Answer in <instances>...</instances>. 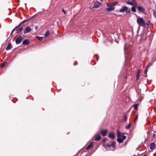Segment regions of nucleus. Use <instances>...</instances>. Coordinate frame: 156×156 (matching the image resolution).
<instances>
[{
	"label": "nucleus",
	"instance_id": "obj_18",
	"mask_svg": "<svg viewBox=\"0 0 156 156\" xmlns=\"http://www.w3.org/2000/svg\"><path fill=\"white\" fill-rule=\"evenodd\" d=\"M101 138V136L100 135H98L97 137L95 138L94 140L95 141H98L100 140Z\"/></svg>",
	"mask_w": 156,
	"mask_h": 156
},
{
	"label": "nucleus",
	"instance_id": "obj_22",
	"mask_svg": "<svg viewBox=\"0 0 156 156\" xmlns=\"http://www.w3.org/2000/svg\"><path fill=\"white\" fill-rule=\"evenodd\" d=\"M108 7H113L112 4V3H106Z\"/></svg>",
	"mask_w": 156,
	"mask_h": 156
},
{
	"label": "nucleus",
	"instance_id": "obj_36",
	"mask_svg": "<svg viewBox=\"0 0 156 156\" xmlns=\"http://www.w3.org/2000/svg\"><path fill=\"white\" fill-rule=\"evenodd\" d=\"M139 77V75L137 74V76H136V79L137 80H138Z\"/></svg>",
	"mask_w": 156,
	"mask_h": 156
},
{
	"label": "nucleus",
	"instance_id": "obj_30",
	"mask_svg": "<svg viewBox=\"0 0 156 156\" xmlns=\"http://www.w3.org/2000/svg\"><path fill=\"white\" fill-rule=\"evenodd\" d=\"M152 63H149L146 67L148 68L149 67H150L152 65Z\"/></svg>",
	"mask_w": 156,
	"mask_h": 156
},
{
	"label": "nucleus",
	"instance_id": "obj_46",
	"mask_svg": "<svg viewBox=\"0 0 156 156\" xmlns=\"http://www.w3.org/2000/svg\"><path fill=\"white\" fill-rule=\"evenodd\" d=\"M103 0H100L101 1H102Z\"/></svg>",
	"mask_w": 156,
	"mask_h": 156
},
{
	"label": "nucleus",
	"instance_id": "obj_13",
	"mask_svg": "<svg viewBox=\"0 0 156 156\" xmlns=\"http://www.w3.org/2000/svg\"><path fill=\"white\" fill-rule=\"evenodd\" d=\"M30 43V42L29 41L27 40V39H26V40H24L23 42L22 43V44L23 45H28Z\"/></svg>",
	"mask_w": 156,
	"mask_h": 156
},
{
	"label": "nucleus",
	"instance_id": "obj_27",
	"mask_svg": "<svg viewBox=\"0 0 156 156\" xmlns=\"http://www.w3.org/2000/svg\"><path fill=\"white\" fill-rule=\"evenodd\" d=\"M127 44L126 43L124 45V49H127Z\"/></svg>",
	"mask_w": 156,
	"mask_h": 156
},
{
	"label": "nucleus",
	"instance_id": "obj_32",
	"mask_svg": "<svg viewBox=\"0 0 156 156\" xmlns=\"http://www.w3.org/2000/svg\"><path fill=\"white\" fill-rule=\"evenodd\" d=\"M138 119V115H136L135 117V120H134V122H135Z\"/></svg>",
	"mask_w": 156,
	"mask_h": 156
},
{
	"label": "nucleus",
	"instance_id": "obj_35",
	"mask_svg": "<svg viewBox=\"0 0 156 156\" xmlns=\"http://www.w3.org/2000/svg\"><path fill=\"white\" fill-rule=\"evenodd\" d=\"M27 21V20H25L23 21L21 23H20V25Z\"/></svg>",
	"mask_w": 156,
	"mask_h": 156
},
{
	"label": "nucleus",
	"instance_id": "obj_37",
	"mask_svg": "<svg viewBox=\"0 0 156 156\" xmlns=\"http://www.w3.org/2000/svg\"><path fill=\"white\" fill-rule=\"evenodd\" d=\"M62 11L65 14L66 13V10H64V9H63Z\"/></svg>",
	"mask_w": 156,
	"mask_h": 156
},
{
	"label": "nucleus",
	"instance_id": "obj_2",
	"mask_svg": "<svg viewBox=\"0 0 156 156\" xmlns=\"http://www.w3.org/2000/svg\"><path fill=\"white\" fill-rule=\"evenodd\" d=\"M137 22L138 24L140 26H145V22L143 18L139 16H137Z\"/></svg>",
	"mask_w": 156,
	"mask_h": 156
},
{
	"label": "nucleus",
	"instance_id": "obj_15",
	"mask_svg": "<svg viewBox=\"0 0 156 156\" xmlns=\"http://www.w3.org/2000/svg\"><path fill=\"white\" fill-rule=\"evenodd\" d=\"M12 48V46L10 43H9L6 48V50H9Z\"/></svg>",
	"mask_w": 156,
	"mask_h": 156
},
{
	"label": "nucleus",
	"instance_id": "obj_24",
	"mask_svg": "<svg viewBox=\"0 0 156 156\" xmlns=\"http://www.w3.org/2000/svg\"><path fill=\"white\" fill-rule=\"evenodd\" d=\"M131 126V125L129 123L128 125L126 126V128L127 129H129V128H130Z\"/></svg>",
	"mask_w": 156,
	"mask_h": 156
},
{
	"label": "nucleus",
	"instance_id": "obj_17",
	"mask_svg": "<svg viewBox=\"0 0 156 156\" xmlns=\"http://www.w3.org/2000/svg\"><path fill=\"white\" fill-rule=\"evenodd\" d=\"M117 140L120 143H122L123 141V140L121 137H118L117 139Z\"/></svg>",
	"mask_w": 156,
	"mask_h": 156
},
{
	"label": "nucleus",
	"instance_id": "obj_41",
	"mask_svg": "<svg viewBox=\"0 0 156 156\" xmlns=\"http://www.w3.org/2000/svg\"><path fill=\"white\" fill-rule=\"evenodd\" d=\"M150 24V22H148L147 23V25H149Z\"/></svg>",
	"mask_w": 156,
	"mask_h": 156
},
{
	"label": "nucleus",
	"instance_id": "obj_28",
	"mask_svg": "<svg viewBox=\"0 0 156 156\" xmlns=\"http://www.w3.org/2000/svg\"><path fill=\"white\" fill-rule=\"evenodd\" d=\"M126 137L125 136H122V137L121 138L123 141L124 140L126 139Z\"/></svg>",
	"mask_w": 156,
	"mask_h": 156
},
{
	"label": "nucleus",
	"instance_id": "obj_4",
	"mask_svg": "<svg viewBox=\"0 0 156 156\" xmlns=\"http://www.w3.org/2000/svg\"><path fill=\"white\" fill-rule=\"evenodd\" d=\"M139 12H141L143 13L145 12V9L144 8L141 6H136Z\"/></svg>",
	"mask_w": 156,
	"mask_h": 156
},
{
	"label": "nucleus",
	"instance_id": "obj_43",
	"mask_svg": "<svg viewBox=\"0 0 156 156\" xmlns=\"http://www.w3.org/2000/svg\"><path fill=\"white\" fill-rule=\"evenodd\" d=\"M21 36H20V42H21V41H22V40L21 39Z\"/></svg>",
	"mask_w": 156,
	"mask_h": 156
},
{
	"label": "nucleus",
	"instance_id": "obj_31",
	"mask_svg": "<svg viewBox=\"0 0 156 156\" xmlns=\"http://www.w3.org/2000/svg\"><path fill=\"white\" fill-rule=\"evenodd\" d=\"M155 136V134L154 133L153 134V136H152V137H151V138H154V137ZM153 140H154V139H152L151 140V141H152Z\"/></svg>",
	"mask_w": 156,
	"mask_h": 156
},
{
	"label": "nucleus",
	"instance_id": "obj_7",
	"mask_svg": "<svg viewBox=\"0 0 156 156\" xmlns=\"http://www.w3.org/2000/svg\"><path fill=\"white\" fill-rule=\"evenodd\" d=\"M101 4L98 2H95L94 4V8H98L100 6V4Z\"/></svg>",
	"mask_w": 156,
	"mask_h": 156
},
{
	"label": "nucleus",
	"instance_id": "obj_3",
	"mask_svg": "<svg viewBox=\"0 0 156 156\" xmlns=\"http://www.w3.org/2000/svg\"><path fill=\"white\" fill-rule=\"evenodd\" d=\"M126 12V13H129L130 12V10L126 6H123L120 9L119 12Z\"/></svg>",
	"mask_w": 156,
	"mask_h": 156
},
{
	"label": "nucleus",
	"instance_id": "obj_10",
	"mask_svg": "<svg viewBox=\"0 0 156 156\" xmlns=\"http://www.w3.org/2000/svg\"><path fill=\"white\" fill-rule=\"evenodd\" d=\"M126 3L128 5H129L132 6H136V3L130 1L127 2Z\"/></svg>",
	"mask_w": 156,
	"mask_h": 156
},
{
	"label": "nucleus",
	"instance_id": "obj_5",
	"mask_svg": "<svg viewBox=\"0 0 156 156\" xmlns=\"http://www.w3.org/2000/svg\"><path fill=\"white\" fill-rule=\"evenodd\" d=\"M156 147V145L154 143H151L150 145V149L153 150H154Z\"/></svg>",
	"mask_w": 156,
	"mask_h": 156
},
{
	"label": "nucleus",
	"instance_id": "obj_14",
	"mask_svg": "<svg viewBox=\"0 0 156 156\" xmlns=\"http://www.w3.org/2000/svg\"><path fill=\"white\" fill-rule=\"evenodd\" d=\"M115 9V7L113 6L107 9L106 10L108 11H113Z\"/></svg>",
	"mask_w": 156,
	"mask_h": 156
},
{
	"label": "nucleus",
	"instance_id": "obj_9",
	"mask_svg": "<svg viewBox=\"0 0 156 156\" xmlns=\"http://www.w3.org/2000/svg\"><path fill=\"white\" fill-rule=\"evenodd\" d=\"M31 31V28L29 26L27 27H26L24 31V33L26 34L29 33Z\"/></svg>",
	"mask_w": 156,
	"mask_h": 156
},
{
	"label": "nucleus",
	"instance_id": "obj_38",
	"mask_svg": "<svg viewBox=\"0 0 156 156\" xmlns=\"http://www.w3.org/2000/svg\"><path fill=\"white\" fill-rule=\"evenodd\" d=\"M156 11H154V16L155 17H156Z\"/></svg>",
	"mask_w": 156,
	"mask_h": 156
},
{
	"label": "nucleus",
	"instance_id": "obj_1",
	"mask_svg": "<svg viewBox=\"0 0 156 156\" xmlns=\"http://www.w3.org/2000/svg\"><path fill=\"white\" fill-rule=\"evenodd\" d=\"M108 141V139L107 138H105L103 140V141L104 142L106 143V141ZM115 144V142L113 141L110 144H109L108 143H106L105 144H103V145L104 147H105L106 146H108L109 147L111 148H112V149L111 148L110 149V150H112L113 151L116 148Z\"/></svg>",
	"mask_w": 156,
	"mask_h": 156
},
{
	"label": "nucleus",
	"instance_id": "obj_45",
	"mask_svg": "<svg viewBox=\"0 0 156 156\" xmlns=\"http://www.w3.org/2000/svg\"><path fill=\"white\" fill-rule=\"evenodd\" d=\"M16 16V14L15 16Z\"/></svg>",
	"mask_w": 156,
	"mask_h": 156
},
{
	"label": "nucleus",
	"instance_id": "obj_6",
	"mask_svg": "<svg viewBox=\"0 0 156 156\" xmlns=\"http://www.w3.org/2000/svg\"><path fill=\"white\" fill-rule=\"evenodd\" d=\"M107 129L102 130L101 131V133L103 136H106L107 134Z\"/></svg>",
	"mask_w": 156,
	"mask_h": 156
},
{
	"label": "nucleus",
	"instance_id": "obj_40",
	"mask_svg": "<svg viewBox=\"0 0 156 156\" xmlns=\"http://www.w3.org/2000/svg\"><path fill=\"white\" fill-rule=\"evenodd\" d=\"M35 29L36 30H37V29L38 28H37V26H35Z\"/></svg>",
	"mask_w": 156,
	"mask_h": 156
},
{
	"label": "nucleus",
	"instance_id": "obj_16",
	"mask_svg": "<svg viewBox=\"0 0 156 156\" xmlns=\"http://www.w3.org/2000/svg\"><path fill=\"white\" fill-rule=\"evenodd\" d=\"M93 147V144L92 143H90L86 148L87 150H88Z\"/></svg>",
	"mask_w": 156,
	"mask_h": 156
},
{
	"label": "nucleus",
	"instance_id": "obj_21",
	"mask_svg": "<svg viewBox=\"0 0 156 156\" xmlns=\"http://www.w3.org/2000/svg\"><path fill=\"white\" fill-rule=\"evenodd\" d=\"M36 37L40 41H41L42 40L43 38H44V37H40L38 36H37Z\"/></svg>",
	"mask_w": 156,
	"mask_h": 156
},
{
	"label": "nucleus",
	"instance_id": "obj_23",
	"mask_svg": "<svg viewBox=\"0 0 156 156\" xmlns=\"http://www.w3.org/2000/svg\"><path fill=\"white\" fill-rule=\"evenodd\" d=\"M131 11L133 12H136V9L135 8V7L134 6H133L131 8Z\"/></svg>",
	"mask_w": 156,
	"mask_h": 156
},
{
	"label": "nucleus",
	"instance_id": "obj_20",
	"mask_svg": "<svg viewBox=\"0 0 156 156\" xmlns=\"http://www.w3.org/2000/svg\"><path fill=\"white\" fill-rule=\"evenodd\" d=\"M16 44H20V36L16 38Z\"/></svg>",
	"mask_w": 156,
	"mask_h": 156
},
{
	"label": "nucleus",
	"instance_id": "obj_33",
	"mask_svg": "<svg viewBox=\"0 0 156 156\" xmlns=\"http://www.w3.org/2000/svg\"><path fill=\"white\" fill-rule=\"evenodd\" d=\"M148 68H147V67H146V69H145V71H144V73L146 74L147 73V69Z\"/></svg>",
	"mask_w": 156,
	"mask_h": 156
},
{
	"label": "nucleus",
	"instance_id": "obj_8",
	"mask_svg": "<svg viewBox=\"0 0 156 156\" xmlns=\"http://www.w3.org/2000/svg\"><path fill=\"white\" fill-rule=\"evenodd\" d=\"M108 137L112 139H114L115 137L114 134L112 132L109 134Z\"/></svg>",
	"mask_w": 156,
	"mask_h": 156
},
{
	"label": "nucleus",
	"instance_id": "obj_26",
	"mask_svg": "<svg viewBox=\"0 0 156 156\" xmlns=\"http://www.w3.org/2000/svg\"><path fill=\"white\" fill-rule=\"evenodd\" d=\"M7 64V62H4L3 63V64L2 65V67H4V66L5 65H6Z\"/></svg>",
	"mask_w": 156,
	"mask_h": 156
},
{
	"label": "nucleus",
	"instance_id": "obj_19",
	"mask_svg": "<svg viewBox=\"0 0 156 156\" xmlns=\"http://www.w3.org/2000/svg\"><path fill=\"white\" fill-rule=\"evenodd\" d=\"M50 34V33L48 30H47L44 34L45 37H47Z\"/></svg>",
	"mask_w": 156,
	"mask_h": 156
},
{
	"label": "nucleus",
	"instance_id": "obj_29",
	"mask_svg": "<svg viewBox=\"0 0 156 156\" xmlns=\"http://www.w3.org/2000/svg\"><path fill=\"white\" fill-rule=\"evenodd\" d=\"M112 3V5L113 6L116 5L118 3V2H115L113 3Z\"/></svg>",
	"mask_w": 156,
	"mask_h": 156
},
{
	"label": "nucleus",
	"instance_id": "obj_39",
	"mask_svg": "<svg viewBox=\"0 0 156 156\" xmlns=\"http://www.w3.org/2000/svg\"><path fill=\"white\" fill-rule=\"evenodd\" d=\"M124 119L126 121L127 120V118L126 115H125L124 117Z\"/></svg>",
	"mask_w": 156,
	"mask_h": 156
},
{
	"label": "nucleus",
	"instance_id": "obj_11",
	"mask_svg": "<svg viewBox=\"0 0 156 156\" xmlns=\"http://www.w3.org/2000/svg\"><path fill=\"white\" fill-rule=\"evenodd\" d=\"M19 26H20V24L17 27H16L15 28H14L12 31V32H11V34H12L13 32H14L15 31H16V33H18L19 32L20 29H16V27H19Z\"/></svg>",
	"mask_w": 156,
	"mask_h": 156
},
{
	"label": "nucleus",
	"instance_id": "obj_42",
	"mask_svg": "<svg viewBox=\"0 0 156 156\" xmlns=\"http://www.w3.org/2000/svg\"><path fill=\"white\" fill-rule=\"evenodd\" d=\"M22 28H20V31L22 30Z\"/></svg>",
	"mask_w": 156,
	"mask_h": 156
},
{
	"label": "nucleus",
	"instance_id": "obj_34",
	"mask_svg": "<svg viewBox=\"0 0 156 156\" xmlns=\"http://www.w3.org/2000/svg\"><path fill=\"white\" fill-rule=\"evenodd\" d=\"M141 69H139L138 71V72L137 73V74L139 75L140 73L141 72Z\"/></svg>",
	"mask_w": 156,
	"mask_h": 156
},
{
	"label": "nucleus",
	"instance_id": "obj_25",
	"mask_svg": "<svg viewBox=\"0 0 156 156\" xmlns=\"http://www.w3.org/2000/svg\"><path fill=\"white\" fill-rule=\"evenodd\" d=\"M138 106V104H136L135 105H134L133 106V107H134V108L136 110H137V107Z\"/></svg>",
	"mask_w": 156,
	"mask_h": 156
},
{
	"label": "nucleus",
	"instance_id": "obj_44",
	"mask_svg": "<svg viewBox=\"0 0 156 156\" xmlns=\"http://www.w3.org/2000/svg\"><path fill=\"white\" fill-rule=\"evenodd\" d=\"M143 156H147V155L146 154H144Z\"/></svg>",
	"mask_w": 156,
	"mask_h": 156
},
{
	"label": "nucleus",
	"instance_id": "obj_12",
	"mask_svg": "<svg viewBox=\"0 0 156 156\" xmlns=\"http://www.w3.org/2000/svg\"><path fill=\"white\" fill-rule=\"evenodd\" d=\"M124 134V133H122V132H121L120 131H118L117 132V136L118 137H122V135Z\"/></svg>",
	"mask_w": 156,
	"mask_h": 156
}]
</instances>
